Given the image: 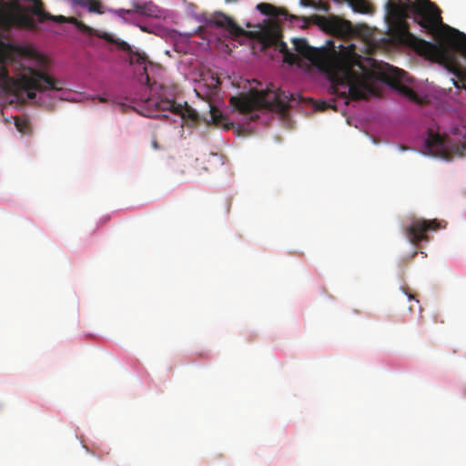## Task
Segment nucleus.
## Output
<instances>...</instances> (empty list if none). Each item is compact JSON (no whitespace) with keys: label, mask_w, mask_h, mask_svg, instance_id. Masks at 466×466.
Returning a JSON list of instances; mask_svg holds the SVG:
<instances>
[{"label":"nucleus","mask_w":466,"mask_h":466,"mask_svg":"<svg viewBox=\"0 0 466 466\" xmlns=\"http://www.w3.org/2000/svg\"><path fill=\"white\" fill-rule=\"evenodd\" d=\"M13 27L29 30L37 27L35 20L17 3L9 10H0V31L8 32Z\"/></svg>","instance_id":"423d86ee"},{"label":"nucleus","mask_w":466,"mask_h":466,"mask_svg":"<svg viewBox=\"0 0 466 466\" xmlns=\"http://www.w3.org/2000/svg\"><path fill=\"white\" fill-rule=\"evenodd\" d=\"M281 33L278 26L271 25L259 32L258 39L265 47L274 46L283 55V61L294 65L298 56L289 51L287 44L281 40Z\"/></svg>","instance_id":"6e6552de"},{"label":"nucleus","mask_w":466,"mask_h":466,"mask_svg":"<svg viewBox=\"0 0 466 466\" xmlns=\"http://www.w3.org/2000/svg\"><path fill=\"white\" fill-rule=\"evenodd\" d=\"M46 17L45 18V21L46 20H52V21H55V22H57V23H66V20H67L66 16H64V15H50L47 12H46Z\"/></svg>","instance_id":"5701e85b"},{"label":"nucleus","mask_w":466,"mask_h":466,"mask_svg":"<svg viewBox=\"0 0 466 466\" xmlns=\"http://www.w3.org/2000/svg\"><path fill=\"white\" fill-rule=\"evenodd\" d=\"M66 23L74 25L79 31L84 34L92 35L93 29L74 16L67 17Z\"/></svg>","instance_id":"aec40b11"},{"label":"nucleus","mask_w":466,"mask_h":466,"mask_svg":"<svg viewBox=\"0 0 466 466\" xmlns=\"http://www.w3.org/2000/svg\"><path fill=\"white\" fill-rule=\"evenodd\" d=\"M177 116H180L182 119V127L184 125L189 126V127H195L199 122V115L198 112L192 108L190 106H188L186 102L184 105H180L177 103Z\"/></svg>","instance_id":"ddd939ff"},{"label":"nucleus","mask_w":466,"mask_h":466,"mask_svg":"<svg viewBox=\"0 0 466 466\" xmlns=\"http://www.w3.org/2000/svg\"><path fill=\"white\" fill-rule=\"evenodd\" d=\"M438 228L439 223L436 219L427 220L417 218L406 228V235L412 244L417 245L423 240H428L426 232L430 230H436Z\"/></svg>","instance_id":"1a4fd4ad"},{"label":"nucleus","mask_w":466,"mask_h":466,"mask_svg":"<svg viewBox=\"0 0 466 466\" xmlns=\"http://www.w3.org/2000/svg\"><path fill=\"white\" fill-rule=\"evenodd\" d=\"M387 12L394 19L390 35L399 44L413 48L418 54L431 56L436 46L410 33L407 18L413 21L432 35H440L444 31L451 45L463 56H466V35L442 22L441 9L431 0H388Z\"/></svg>","instance_id":"f257e3e1"},{"label":"nucleus","mask_w":466,"mask_h":466,"mask_svg":"<svg viewBox=\"0 0 466 466\" xmlns=\"http://www.w3.org/2000/svg\"><path fill=\"white\" fill-rule=\"evenodd\" d=\"M209 23L226 28L234 37L249 36L251 35L250 32L240 27L231 17L224 14H218L209 20Z\"/></svg>","instance_id":"f8f14e48"},{"label":"nucleus","mask_w":466,"mask_h":466,"mask_svg":"<svg viewBox=\"0 0 466 466\" xmlns=\"http://www.w3.org/2000/svg\"><path fill=\"white\" fill-rule=\"evenodd\" d=\"M450 139L447 136L429 130L425 145L430 153L436 157H447L450 154Z\"/></svg>","instance_id":"9b49d317"},{"label":"nucleus","mask_w":466,"mask_h":466,"mask_svg":"<svg viewBox=\"0 0 466 466\" xmlns=\"http://www.w3.org/2000/svg\"><path fill=\"white\" fill-rule=\"evenodd\" d=\"M18 85L26 92L29 99H35V92L61 91L64 89L65 84L42 70L28 68L27 72L20 75Z\"/></svg>","instance_id":"39448f33"},{"label":"nucleus","mask_w":466,"mask_h":466,"mask_svg":"<svg viewBox=\"0 0 466 466\" xmlns=\"http://www.w3.org/2000/svg\"><path fill=\"white\" fill-rule=\"evenodd\" d=\"M380 78L410 101L420 102L416 92L408 86L410 79L405 71L386 64L385 69L380 72Z\"/></svg>","instance_id":"0eeeda50"},{"label":"nucleus","mask_w":466,"mask_h":466,"mask_svg":"<svg viewBox=\"0 0 466 466\" xmlns=\"http://www.w3.org/2000/svg\"><path fill=\"white\" fill-rule=\"evenodd\" d=\"M300 5L302 6H312V7L316 6V3L314 0H300Z\"/></svg>","instance_id":"b1692460"},{"label":"nucleus","mask_w":466,"mask_h":466,"mask_svg":"<svg viewBox=\"0 0 466 466\" xmlns=\"http://www.w3.org/2000/svg\"><path fill=\"white\" fill-rule=\"evenodd\" d=\"M257 9L261 14L271 16V17L284 16L285 19H289L290 21L299 19V17H298L294 15H289L287 10L278 8V7L272 5L271 4H268V3L258 4L257 5Z\"/></svg>","instance_id":"2eb2a0df"},{"label":"nucleus","mask_w":466,"mask_h":466,"mask_svg":"<svg viewBox=\"0 0 466 466\" xmlns=\"http://www.w3.org/2000/svg\"><path fill=\"white\" fill-rule=\"evenodd\" d=\"M209 107H210V109H209L210 117H211V121L213 122V124H215L217 126H223L227 129H228L229 127L226 123V117L223 116L222 112L210 104H209Z\"/></svg>","instance_id":"6ab92c4d"},{"label":"nucleus","mask_w":466,"mask_h":466,"mask_svg":"<svg viewBox=\"0 0 466 466\" xmlns=\"http://www.w3.org/2000/svg\"><path fill=\"white\" fill-rule=\"evenodd\" d=\"M310 19L313 21V23L325 26L328 30L333 32L334 34L343 35L350 33L352 27L350 21L343 20L336 16L325 18L320 15H313L310 17ZM301 20L305 25H308L309 22V18L304 16L301 17Z\"/></svg>","instance_id":"9d476101"},{"label":"nucleus","mask_w":466,"mask_h":466,"mask_svg":"<svg viewBox=\"0 0 466 466\" xmlns=\"http://www.w3.org/2000/svg\"><path fill=\"white\" fill-rule=\"evenodd\" d=\"M100 37L105 39L106 41H107L109 43H115L116 42V40L113 38V36L110 35L107 33H104L103 35H100Z\"/></svg>","instance_id":"393cba45"},{"label":"nucleus","mask_w":466,"mask_h":466,"mask_svg":"<svg viewBox=\"0 0 466 466\" xmlns=\"http://www.w3.org/2000/svg\"><path fill=\"white\" fill-rule=\"evenodd\" d=\"M71 3L86 8L90 13L104 14L103 5L99 0H71Z\"/></svg>","instance_id":"dca6fc26"},{"label":"nucleus","mask_w":466,"mask_h":466,"mask_svg":"<svg viewBox=\"0 0 466 466\" xmlns=\"http://www.w3.org/2000/svg\"><path fill=\"white\" fill-rule=\"evenodd\" d=\"M294 100L293 95L276 88L270 84L266 90H251L248 95L232 96L230 105L243 115H249L248 120L255 121L258 115V109H268L285 114L289 109V104Z\"/></svg>","instance_id":"20e7f679"},{"label":"nucleus","mask_w":466,"mask_h":466,"mask_svg":"<svg viewBox=\"0 0 466 466\" xmlns=\"http://www.w3.org/2000/svg\"><path fill=\"white\" fill-rule=\"evenodd\" d=\"M152 146H153V147H154L155 149H157V148H158V145H157V142L156 140H154V141L152 142Z\"/></svg>","instance_id":"cd10ccee"},{"label":"nucleus","mask_w":466,"mask_h":466,"mask_svg":"<svg viewBox=\"0 0 466 466\" xmlns=\"http://www.w3.org/2000/svg\"><path fill=\"white\" fill-rule=\"evenodd\" d=\"M293 45L295 50L302 56L312 59L315 50L310 47L305 39H294Z\"/></svg>","instance_id":"f3484780"},{"label":"nucleus","mask_w":466,"mask_h":466,"mask_svg":"<svg viewBox=\"0 0 466 466\" xmlns=\"http://www.w3.org/2000/svg\"><path fill=\"white\" fill-rule=\"evenodd\" d=\"M328 106H329V105L326 102H321L320 105L318 106V108L320 110H324Z\"/></svg>","instance_id":"bb28decb"},{"label":"nucleus","mask_w":466,"mask_h":466,"mask_svg":"<svg viewBox=\"0 0 466 466\" xmlns=\"http://www.w3.org/2000/svg\"><path fill=\"white\" fill-rule=\"evenodd\" d=\"M133 9H119L118 14H130L132 12H136L141 15L147 16H157V7L152 3L147 2L144 4H140L137 2L132 3Z\"/></svg>","instance_id":"4468645a"},{"label":"nucleus","mask_w":466,"mask_h":466,"mask_svg":"<svg viewBox=\"0 0 466 466\" xmlns=\"http://www.w3.org/2000/svg\"><path fill=\"white\" fill-rule=\"evenodd\" d=\"M15 124L19 132L24 133V134L28 132L29 123L26 119L15 118Z\"/></svg>","instance_id":"412c9836"},{"label":"nucleus","mask_w":466,"mask_h":466,"mask_svg":"<svg viewBox=\"0 0 466 466\" xmlns=\"http://www.w3.org/2000/svg\"><path fill=\"white\" fill-rule=\"evenodd\" d=\"M202 81L204 82V86H206L208 88V92L207 94L208 96L217 94L220 86V80L217 75L208 74L203 76Z\"/></svg>","instance_id":"a211bd4d"},{"label":"nucleus","mask_w":466,"mask_h":466,"mask_svg":"<svg viewBox=\"0 0 466 466\" xmlns=\"http://www.w3.org/2000/svg\"><path fill=\"white\" fill-rule=\"evenodd\" d=\"M8 77V70L5 66L4 58L0 56V80H6Z\"/></svg>","instance_id":"4be33fe9"},{"label":"nucleus","mask_w":466,"mask_h":466,"mask_svg":"<svg viewBox=\"0 0 466 466\" xmlns=\"http://www.w3.org/2000/svg\"><path fill=\"white\" fill-rule=\"evenodd\" d=\"M229 208H230V204H228L227 207V212H229Z\"/></svg>","instance_id":"c85d7f7f"},{"label":"nucleus","mask_w":466,"mask_h":466,"mask_svg":"<svg viewBox=\"0 0 466 466\" xmlns=\"http://www.w3.org/2000/svg\"><path fill=\"white\" fill-rule=\"evenodd\" d=\"M115 43L118 48L128 53L129 63L135 66V76L145 89V95L140 99L144 100L147 107L152 110V116H156L154 113L158 111L175 113V100L164 97L163 86L157 84L155 78L156 71L161 68L148 61L144 53L133 51L127 42L116 41Z\"/></svg>","instance_id":"7ed1b4c3"},{"label":"nucleus","mask_w":466,"mask_h":466,"mask_svg":"<svg viewBox=\"0 0 466 466\" xmlns=\"http://www.w3.org/2000/svg\"><path fill=\"white\" fill-rule=\"evenodd\" d=\"M328 9H329V7H328V6H325V7H324V10H325V11H328Z\"/></svg>","instance_id":"c756f323"},{"label":"nucleus","mask_w":466,"mask_h":466,"mask_svg":"<svg viewBox=\"0 0 466 466\" xmlns=\"http://www.w3.org/2000/svg\"><path fill=\"white\" fill-rule=\"evenodd\" d=\"M317 66L327 75L332 95L360 100L376 94L372 72L350 55H326L319 59Z\"/></svg>","instance_id":"f03ea898"},{"label":"nucleus","mask_w":466,"mask_h":466,"mask_svg":"<svg viewBox=\"0 0 466 466\" xmlns=\"http://www.w3.org/2000/svg\"><path fill=\"white\" fill-rule=\"evenodd\" d=\"M100 37L105 39L106 41H107L109 43H115L116 42V40L113 38V36L110 35L107 33H104L103 35H100Z\"/></svg>","instance_id":"a878e982"}]
</instances>
